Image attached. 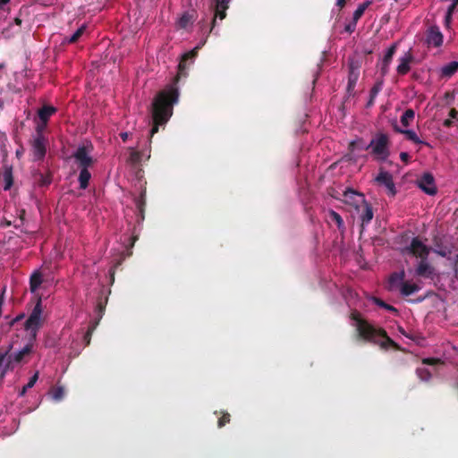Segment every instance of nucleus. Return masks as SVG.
<instances>
[{
	"label": "nucleus",
	"mask_w": 458,
	"mask_h": 458,
	"mask_svg": "<svg viewBox=\"0 0 458 458\" xmlns=\"http://www.w3.org/2000/svg\"><path fill=\"white\" fill-rule=\"evenodd\" d=\"M179 91L174 85H169L155 97L152 107L153 127L150 137L158 131L159 126L165 124L173 114L174 105L178 102Z\"/></svg>",
	"instance_id": "f257e3e1"
},
{
	"label": "nucleus",
	"mask_w": 458,
	"mask_h": 458,
	"mask_svg": "<svg viewBox=\"0 0 458 458\" xmlns=\"http://www.w3.org/2000/svg\"><path fill=\"white\" fill-rule=\"evenodd\" d=\"M350 318L356 322L358 334L363 340L378 344L382 349L397 347L396 343L387 335L385 329L374 327L362 318L358 311L352 312Z\"/></svg>",
	"instance_id": "f03ea898"
},
{
	"label": "nucleus",
	"mask_w": 458,
	"mask_h": 458,
	"mask_svg": "<svg viewBox=\"0 0 458 458\" xmlns=\"http://www.w3.org/2000/svg\"><path fill=\"white\" fill-rule=\"evenodd\" d=\"M389 145L388 136L385 133H378L370 140L366 149H371V154L377 159L386 161L390 155Z\"/></svg>",
	"instance_id": "7ed1b4c3"
},
{
	"label": "nucleus",
	"mask_w": 458,
	"mask_h": 458,
	"mask_svg": "<svg viewBox=\"0 0 458 458\" xmlns=\"http://www.w3.org/2000/svg\"><path fill=\"white\" fill-rule=\"evenodd\" d=\"M42 315V301L38 298L31 313L24 323V327L30 332V339L36 341L38 332L43 325Z\"/></svg>",
	"instance_id": "20e7f679"
},
{
	"label": "nucleus",
	"mask_w": 458,
	"mask_h": 458,
	"mask_svg": "<svg viewBox=\"0 0 458 458\" xmlns=\"http://www.w3.org/2000/svg\"><path fill=\"white\" fill-rule=\"evenodd\" d=\"M93 151V145L91 143L81 145L72 154L75 164L79 169L90 168L95 164L96 160L91 156Z\"/></svg>",
	"instance_id": "39448f33"
},
{
	"label": "nucleus",
	"mask_w": 458,
	"mask_h": 458,
	"mask_svg": "<svg viewBox=\"0 0 458 458\" xmlns=\"http://www.w3.org/2000/svg\"><path fill=\"white\" fill-rule=\"evenodd\" d=\"M430 250L431 248L425 245L419 237H414L410 245L402 250V253L423 259L428 258Z\"/></svg>",
	"instance_id": "423d86ee"
},
{
	"label": "nucleus",
	"mask_w": 458,
	"mask_h": 458,
	"mask_svg": "<svg viewBox=\"0 0 458 458\" xmlns=\"http://www.w3.org/2000/svg\"><path fill=\"white\" fill-rule=\"evenodd\" d=\"M216 4L211 6V10L214 13L212 21H211V26L209 30H206V22L204 20L199 21V26L202 34H207L208 36L212 30H214L216 22V19L219 18L220 20H223L226 17V10L228 9V3L229 2H215Z\"/></svg>",
	"instance_id": "0eeeda50"
},
{
	"label": "nucleus",
	"mask_w": 458,
	"mask_h": 458,
	"mask_svg": "<svg viewBox=\"0 0 458 458\" xmlns=\"http://www.w3.org/2000/svg\"><path fill=\"white\" fill-rule=\"evenodd\" d=\"M344 199L343 201L355 208L357 212H360V206L362 204H365L366 199L363 193L359 192L352 188H347L344 193Z\"/></svg>",
	"instance_id": "6e6552de"
},
{
	"label": "nucleus",
	"mask_w": 458,
	"mask_h": 458,
	"mask_svg": "<svg viewBox=\"0 0 458 458\" xmlns=\"http://www.w3.org/2000/svg\"><path fill=\"white\" fill-rule=\"evenodd\" d=\"M349 67V73H348V83H347V93L349 96H353L355 94L354 89L356 86V83L360 77V65L359 62H356L354 60L349 61L348 64Z\"/></svg>",
	"instance_id": "1a4fd4ad"
},
{
	"label": "nucleus",
	"mask_w": 458,
	"mask_h": 458,
	"mask_svg": "<svg viewBox=\"0 0 458 458\" xmlns=\"http://www.w3.org/2000/svg\"><path fill=\"white\" fill-rule=\"evenodd\" d=\"M417 184L418 187L428 195L433 196L437 192L434 176L430 173H424L417 180Z\"/></svg>",
	"instance_id": "9d476101"
},
{
	"label": "nucleus",
	"mask_w": 458,
	"mask_h": 458,
	"mask_svg": "<svg viewBox=\"0 0 458 458\" xmlns=\"http://www.w3.org/2000/svg\"><path fill=\"white\" fill-rule=\"evenodd\" d=\"M444 36L437 25L430 26L426 31V43L428 47H439L442 46Z\"/></svg>",
	"instance_id": "9b49d317"
},
{
	"label": "nucleus",
	"mask_w": 458,
	"mask_h": 458,
	"mask_svg": "<svg viewBox=\"0 0 458 458\" xmlns=\"http://www.w3.org/2000/svg\"><path fill=\"white\" fill-rule=\"evenodd\" d=\"M34 342L35 341H31V339H30L29 343L21 351L14 353L13 355L8 354V360H7L6 364L4 365V370L2 372V376L4 375V373L6 372L7 369L9 368V366L12 362H16V363L21 362L26 355L30 354L32 352Z\"/></svg>",
	"instance_id": "f8f14e48"
},
{
	"label": "nucleus",
	"mask_w": 458,
	"mask_h": 458,
	"mask_svg": "<svg viewBox=\"0 0 458 458\" xmlns=\"http://www.w3.org/2000/svg\"><path fill=\"white\" fill-rule=\"evenodd\" d=\"M375 181L379 185H384L387 190L388 193L391 196H394L396 194L395 185L393 180V176L387 171L384 169H380L377 176L375 178Z\"/></svg>",
	"instance_id": "ddd939ff"
},
{
	"label": "nucleus",
	"mask_w": 458,
	"mask_h": 458,
	"mask_svg": "<svg viewBox=\"0 0 458 458\" xmlns=\"http://www.w3.org/2000/svg\"><path fill=\"white\" fill-rule=\"evenodd\" d=\"M47 140L44 136H36L32 141V152L36 160H42L47 153Z\"/></svg>",
	"instance_id": "4468645a"
},
{
	"label": "nucleus",
	"mask_w": 458,
	"mask_h": 458,
	"mask_svg": "<svg viewBox=\"0 0 458 458\" xmlns=\"http://www.w3.org/2000/svg\"><path fill=\"white\" fill-rule=\"evenodd\" d=\"M399 64L397 65L396 72L399 75L403 76L411 71V64L414 61V56L411 50L410 49L399 59Z\"/></svg>",
	"instance_id": "2eb2a0df"
},
{
	"label": "nucleus",
	"mask_w": 458,
	"mask_h": 458,
	"mask_svg": "<svg viewBox=\"0 0 458 458\" xmlns=\"http://www.w3.org/2000/svg\"><path fill=\"white\" fill-rule=\"evenodd\" d=\"M397 49V43L392 44L386 50L380 64L381 76H386L389 72V66Z\"/></svg>",
	"instance_id": "dca6fc26"
},
{
	"label": "nucleus",
	"mask_w": 458,
	"mask_h": 458,
	"mask_svg": "<svg viewBox=\"0 0 458 458\" xmlns=\"http://www.w3.org/2000/svg\"><path fill=\"white\" fill-rule=\"evenodd\" d=\"M197 19V11L194 9L188 10L181 15L176 24L180 29H187L189 26L192 25Z\"/></svg>",
	"instance_id": "f3484780"
},
{
	"label": "nucleus",
	"mask_w": 458,
	"mask_h": 458,
	"mask_svg": "<svg viewBox=\"0 0 458 458\" xmlns=\"http://www.w3.org/2000/svg\"><path fill=\"white\" fill-rule=\"evenodd\" d=\"M434 268L428 262V259H423L420 260L415 273L418 276L428 278L431 277Z\"/></svg>",
	"instance_id": "a211bd4d"
},
{
	"label": "nucleus",
	"mask_w": 458,
	"mask_h": 458,
	"mask_svg": "<svg viewBox=\"0 0 458 458\" xmlns=\"http://www.w3.org/2000/svg\"><path fill=\"white\" fill-rule=\"evenodd\" d=\"M358 213L360 214L362 226L369 224L374 216L372 207L367 201L360 206V210Z\"/></svg>",
	"instance_id": "6ab92c4d"
},
{
	"label": "nucleus",
	"mask_w": 458,
	"mask_h": 458,
	"mask_svg": "<svg viewBox=\"0 0 458 458\" xmlns=\"http://www.w3.org/2000/svg\"><path fill=\"white\" fill-rule=\"evenodd\" d=\"M394 129L396 132L404 134L407 140L412 141L415 144H423L426 146H429L428 143L420 140V138L418 137L417 133L414 131L401 129L398 125H394Z\"/></svg>",
	"instance_id": "aec40b11"
},
{
	"label": "nucleus",
	"mask_w": 458,
	"mask_h": 458,
	"mask_svg": "<svg viewBox=\"0 0 458 458\" xmlns=\"http://www.w3.org/2000/svg\"><path fill=\"white\" fill-rule=\"evenodd\" d=\"M458 72V61H453L441 68L440 75L443 78H450Z\"/></svg>",
	"instance_id": "412c9836"
},
{
	"label": "nucleus",
	"mask_w": 458,
	"mask_h": 458,
	"mask_svg": "<svg viewBox=\"0 0 458 458\" xmlns=\"http://www.w3.org/2000/svg\"><path fill=\"white\" fill-rule=\"evenodd\" d=\"M56 112V109L51 106H43L38 112V115L45 125L47 124L49 117Z\"/></svg>",
	"instance_id": "4be33fe9"
},
{
	"label": "nucleus",
	"mask_w": 458,
	"mask_h": 458,
	"mask_svg": "<svg viewBox=\"0 0 458 458\" xmlns=\"http://www.w3.org/2000/svg\"><path fill=\"white\" fill-rule=\"evenodd\" d=\"M43 283L42 273L38 270L32 273L30 278V289L32 293H35Z\"/></svg>",
	"instance_id": "5701e85b"
},
{
	"label": "nucleus",
	"mask_w": 458,
	"mask_h": 458,
	"mask_svg": "<svg viewBox=\"0 0 458 458\" xmlns=\"http://www.w3.org/2000/svg\"><path fill=\"white\" fill-rule=\"evenodd\" d=\"M419 290L420 287L418 284L407 281L403 282L400 287V292L403 296H410Z\"/></svg>",
	"instance_id": "b1692460"
},
{
	"label": "nucleus",
	"mask_w": 458,
	"mask_h": 458,
	"mask_svg": "<svg viewBox=\"0 0 458 458\" xmlns=\"http://www.w3.org/2000/svg\"><path fill=\"white\" fill-rule=\"evenodd\" d=\"M90 178H91V174L89 173V168L80 169V174L78 177V181L80 183V188L81 190H85L88 188Z\"/></svg>",
	"instance_id": "393cba45"
},
{
	"label": "nucleus",
	"mask_w": 458,
	"mask_h": 458,
	"mask_svg": "<svg viewBox=\"0 0 458 458\" xmlns=\"http://www.w3.org/2000/svg\"><path fill=\"white\" fill-rule=\"evenodd\" d=\"M87 26L82 24L71 37L65 38L64 42L68 44L76 43L80 38L85 33Z\"/></svg>",
	"instance_id": "a878e982"
},
{
	"label": "nucleus",
	"mask_w": 458,
	"mask_h": 458,
	"mask_svg": "<svg viewBox=\"0 0 458 458\" xmlns=\"http://www.w3.org/2000/svg\"><path fill=\"white\" fill-rule=\"evenodd\" d=\"M415 117V112L409 108L404 111L401 116V123L403 127H408Z\"/></svg>",
	"instance_id": "bb28decb"
},
{
	"label": "nucleus",
	"mask_w": 458,
	"mask_h": 458,
	"mask_svg": "<svg viewBox=\"0 0 458 458\" xmlns=\"http://www.w3.org/2000/svg\"><path fill=\"white\" fill-rule=\"evenodd\" d=\"M205 36V38L203 39V41H201L198 46H196L192 50H191L190 52L188 53H185L182 56H183V59H186V60H189V59H192V58H195L198 55V52L199 50L202 47V46L205 45L206 41H207V38L208 36H207V34H203Z\"/></svg>",
	"instance_id": "cd10ccee"
},
{
	"label": "nucleus",
	"mask_w": 458,
	"mask_h": 458,
	"mask_svg": "<svg viewBox=\"0 0 458 458\" xmlns=\"http://www.w3.org/2000/svg\"><path fill=\"white\" fill-rule=\"evenodd\" d=\"M381 88H382V83L381 82L376 83L371 88V89L369 91V101L367 103V107H369V106H373L375 98H376L377 95L378 94V92L381 90Z\"/></svg>",
	"instance_id": "c85d7f7f"
},
{
	"label": "nucleus",
	"mask_w": 458,
	"mask_h": 458,
	"mask_svg": "<svg viewBox=\"0 0 458 458\" xmlns=\"http://www.w3.org/2000/svg\"><path fill=\"white\" fill-rule=\"evenodd\" d=\"M328 215H329V217L331 218V220L336 224L337 228L339 230L344 229V222L342 216L337 212L330 209L328 211Z\"/></svg>",
	"instance_id": "c756f323"
},
{
	"label": "nucleus",
	"mask_w": 458,
	"mask_h": 458,
	"mask_svg": "<svg viewBox=\"0 0 458 458\" xmlns=\"http://www.w3.org/2000/svg\"><path fill=\"white\" fill-rule=\"evenodd\" d=\"M370 4H371V2H363L361 4H360L358 6V8L356 9V11L353 13L352 21H353L357 23Z\"/></svg>",
	"instance_id": "7c9ffc66"
},
{
	"label": "nucleus",
	"mask_w": 458,
	"mask_h": 458,
	"mask_svg": "<svg viewBox=\"0 0 458 458\" xmlns=\"http://www.w3.org/2000/svg\"><path fill=\"white\" fill-rule=\"evenodd\" d=\"M135 204L140 214L141 219H144V208L146 205L145 192H141L140 195L135 199Z\"/></svg>",
	"instance_id": "2f4dec72"
},
{
	"label": "nucleus",
	"mask_w": 458,
	"mask_h": 458,
	"mask_svg": "<svg viewBox=\"0 0 458 458\" xmlns=\"http://www.w3.org/2000/svg\"><path fill=\"white\" fill-rule=\"evenodd\" d=\"M404 271H402V272H394L393 273L391 276H390V278H389V284L394 286L397 284H400V285L402 284L404 279Z\"/></svg>",
	"instance_id": "473e14b6"
},
{
	"label": "nucleus",
	"mask_w": 458,
	"mask_h": 458,
	"mask_svg": "<svg viewBox=\"0 0 458 458\" xmlns=\"http://www.w3.org/2000/svg\"><path fill=\"white\" fill-rule=\"evenodd\" d=\"M38 378V373L36 372L29 380V382L21 388V390L19 392V396H23L26 392L28 391V389L31 388L34 386V385L36 384L37 380Z\"/></svg>",
	"instance_id": "72a5a7b5"
},
{
	"label": "nucleus",
	"mask_w": 458,
	"mask_h": 458,
	"mask_svg": "<svg viewBox=\"0 0 458 458\" xmlns=\"http://www.w3.org/2000/svg\"><path fill=\"white\" fill-rule=\"evenodd\" d=\"M416 373L419 378L422 381L428 382L431 378V373L426 368H418Z\"/></svg>",
	"instance_id": "f704fd0d"
},
{
	"label": "nucleus",
	"mask_w": 458,
	"mask_h": 458,
	"mask_svg": "<svg viewBox=\"0 0 458 458\" xmlns=\"http://www.w3.org/2000/svg\"><path fill=\"white\" fill-rule=\"evenodd\" d=\"M4 181L5 182V185H4V190H9L13 183V174H12V171L11 170H6L4 174Z\"/></svg>",
	"instance_id": "c9c22d12"
},
{
	"label": "nucleus",
	"mask_w": 458,
	"mask_h": 458,
	"mask_svg": "<svg viewBox=\"0 0 458 458\" xmlns=\"http://www.w3.org/2000/svg\"><path fill=\"white\" fill-rule=\"evenodd\" d=\"M435 253L441 257H446L449 251L442 244L436 242L434 249H431Z\"/></svg>",
	"instance_id": "e433bc0d"
},
{
	"label": "nucleus",
	"mask_w": 458,
	"mask_h": 458,
	"mask_svg": "<svg viewBox=\"0 0 458 458\" xmlns=\"http://www.w3.org/2000/svg\"><path fill=\"white\" fill-rule=\"evenodd\" d=\"M374 302L379 306V307H382L387 310H390V311H396V309L394 307H393L392 305H389L387 303H386L384 301H382L381 299L379 298H374Z\"/></svg>",
	"instance_id": "4c0bfd02"
},
{
	"label": "nucleus",
	"mask_w": 458,
	"mask_h": 458,
	"mask_svg": "<svg viewBox=\"0 0 458 458\" xmlns=\"http://www.w3.org/2000/svg\"><path fill=\"white\" fill-rule=\"evenodd\" d=\"M230 414L228 412H223L222 416L218 419L217 426L218 428H223L227 423L230 422Z\"/></svg>",
	"instance_id": "58836bf2"
},
{
	"label": "nucleus",
	"mask_w": 458,
	"mask_h": 458,
	"mask_svg": "<svg viewBox=\"0 0 458 458\" xmlns=\"http://www.w3.org/2000/svg\"><path fill=\"white\" fill-rule=\"evenodd\" d=\"M64 391L63 387H57L55 389V391L53 393V398L56 401H60L64 397Z\"/></svg>",
	"instance_id": "ea45409f"
},
{
	"label": "nucleus",
	"mask_w": 458,
	"mask_h": 458,
	"mask_svg": "<svg viewBox=\"0 0 458 458\" xmlns=\"http://www.w3.org/2000/svg\"><path fill=\"white\" fill-rule=\"evenodd\" d=\"M94 329H95V326L89 327L84 335V340H85L87 345H89L90 343L91 335H92Z\"/></svg>",
	"instance_id": "a19ab883"
},
{
	"label": "nucleus",
	"mask_w": 458,
	"mask_h": 458,
	"mask_svg": "<svg viewBox=\"0 0 458 458\" xmlns=\"http://www.w3.org/2000/svg\"><path fill=\"white\" fill-rule=\"evenodd\" d=\"M357 23L353 21H351L345 25L344 30L348 33H352L356 29Z\"/></svg>",
	"instance_id": "79ce46f5"
},
{
	"label": "nucleus",
	"mask_w": 458,
	"mask_h": 458,
	"mask_svg": "<svg viewBox=\"0 0 458 458\" xmlns=\"http://www.w3.org/2000/svg\"><path fill=\"white\" fill-rule=\"evenodd\" d=\"M11 348H12V346H10L9 349L5 352L0 354V369L4 366V362L5 363L7 362L8 353H9Z\"/></svg>",
	"instance_id": "37998d69"
},
{
	"label": "nucleus",
	"mask_w": 458,
	"mask_h": 458,
	"mask_svg": "<svg viewBox=\"0 0 458 458\" xmlns=\"http://www.w3.org/2000/svg\"><path fill=\"white\" fill-rule=\"evenodd\" d=\"M46 127H47V125H45V123H42V122H41L40 124H38V126L36 128L37 136H44L43 135V131L45 130Z\"/></svg>",
	"instance_id": "c03bdc74"
},
{
	"label": "nucleus",
	"mask_w": 458,
	"mask_h": 458,
	"mask_svg": "<svg viewBox=\"0 0 458 458\" xmlns=\"http://www.w3.org/2000/svg\"><path fill=\"white\" fill-rule=\"evenodd\" d=\"M107 301V298L105 299V301H102V300H99L98 301V305H97V308H98V310L101 313L104 311L105 308H106V303Z\"/></svg>",
	"instance_id": "a18cd8bd"
},
{
	"label": "nucleus",
	"mask_w": 458,
	"mask_h": 458,
	"mask_svg": "<svg viewBox=\"0 0 458 458\" xmlns=\"http://www.w3.org/2000/svg\"><path fill=\"white\" fill-rule=\"evenodd\" d=\"M439 361L440 360L438 359H434V358H428V359L423 360V363L428 364V365H435V364L438 363Z\"/></svg>",
	"instance_id": "49530a36"
},
{
	"label": "nucleus",
	"mask_w": 458,
	"mask_h": 458,
	"mask_svg": "<svg viewBox=\"0 0 458 458\" xmlns=\"http://www.w3.org/2000/svg\"><path fill=\"white\" fill-rule=\"evenodd\" d=\"M50 182H51L50 177L41 175L40 185H42V186L48 185V184H50Z\"/></svg>",
	"instance_id": "de8ad7c7"
},
{
	"label": "nucleus",
	"mask_w": 458,
	"mask_h": 458,
	"mask_svg": "<svg viewBox=\"0 0 458 458\" xmlns=\"http://www.w3.org/2000/svg\"><path fill=\"white\" fill-rule=\"evenodd\" d=\"M186 59H183V56L182 57V60L178 65V69H179V73H182L183 70L186 69Z\"/></svg>",
	"instance_id": "09e8293b"
},
{
	"label": "nucleus",
	"mask_w": 458,
	"mask_h": 458,
	"mask_svg": "<svg viewBox=\"0 0 458 458\" xmlns=\"http://www.w3.org/2000/svg\"><path fill=\"white\" fill-rule=\"evenodd\" d=\"M400 158L402 161L407 163L410 159V155L407 152H401Z\"/></svg>",
	"instance_id": "8fccbe9b"
},
{
	"label": "nucleus",
	"mask_w": 458,
	"mask_h": 458,
	"mask_svg": "<svg viewBox=\"0 0 458 458\" xmlns=\"http://www.w3.org/2000/svg\"><path fill=\"white\" fill-rule=\"evenodd\" d=\"M458 2H453V4L448 7L446 13L453 14Z\"/></svg>",
	"instance_id": "3c124183"
},
{
	"label": "nucleus",
	"mask_w": 458,
	"mask_h": 458,
	"mask_svg": "<svg viewBox=\"0 0 458 458\" xmlns=\"http://www.w3.org/2000/svg\"><path fill=\"white\" fill-rule=\"evenodd\" d=\"M449 116L453 119L458 118V111L455 108H452L449 112Z\"/></svg>",
	"instance_id": "603ef678"
},
{
	"label": "nucleus",
	"mask_w": 458,
	"mask_h": 458,
	"mask_svg": "<svg viewBox=\"0 0 458 458\" xmlns=\"http://www.w3.org/2000/svg\"><path fill=\"white\" fill-rule=\"evenodd\" d=\"M452 19V14L445 13V26H448Z\"/></svg>",
	"instance_id": "864d4df0"
},
{
	"label": "nucleus",
	"mask_w": 458,
	"mask_h": 458,
	"mask_svg": "<svg viewBox=\"0 0 458 458\" xmlns=\"http://www.w3.org/2000/svg\"><path fill=\"white\" fill-rule=\"evenodd\" d=\"M120 137L123 142H125L129 138V132H122L120 133Z\"/></svg>",
	"instance_id": "5fc2aeb1"
},
{
	"label": "nucleus",
	"mask_w": 458,
	"mask_h": 458,
	"mask_svg": "<svg viewBox=\"0 0 458 458\" xmlns=\"http://www.w3.org/2000/svg\"><path fill=\"white\" fill-rule=\"evenodd\" d=\"M452 124H453V122H452L450 119H446V120L444 122V125H445V127H450Z\"/></svg>",
	"instance_id": "6e6d98bb"
},
{
	"label": "nucleus",
	"mask_w": 458,
	"mask_h": 458,
	"mask_svg": "<svg viewBox=\"0 0 458 458\" xmlns=\"http://www.w3.org/2000/svg\"><path fill=\"white\" fill-rule=\"evenodd\" d=\"M138 158H139V153L138 152L131 153V159L132 160L136 161Z\"/></svg>",
	"instance_id": "4d7b16f0"
},
{
	"label": "nucleus",
	"mask_w": 458,
	"mask_h": 458,
	"mask_svg": "<svg viewBox=\"0 0 458 458\" xmlns=\"http://www.w3.org/2000/svg\"><path fill=\"white\" fill-rule=\"evenodd\" d=\"M346 2H342V1H339L337 2V5L340 7V8H343L344 5H345Z\"/></svg>",
	"instance_id": "13d9d810"
},
{
	"label": "nucleus",
	"mask_w": 458,
	"mask_h": 458,
	"mask_svg": "<svg viewBox=\"0 0 458 458\" xmlns=\"http://www.w3.org/2000/svg\"><path fill=\"white\" fill-rule=\"evenodd\" d=\"M24 318V314H21V315H19L18 317H16V318L14 319V321H18V320H20V319H21V318Z\"/></svg>",
	"instance_id": "bf43d9fd"
},
{
	"label": "nucleus",
	"mask_w": 458,
	"mask_h": 458,
	"mask_svg": "<svg viewBox=\"0 0 458 458\" xmlns=\"http://www.w3.org/2000/svg\"><path fill=\"white\" fill-rule=\"evenodd\" d=\"M354 144H355V142H354V141H352V142L350 143V145H349V148L352 150V149H353V147H354Z\"/></svg>",
	"instance_id": "052dcab7"
},
{
	"label": "nucleus",
	"mask_w": 458,
	"mask_h": 458,
	"mask_svg": "<svg viewBox=\"0 0 458 458\" xmlns=\"http://www.w3.org/2000/svg\"><path fill=\"white\" fill-rule=\"evenodd\" d=\"M15 22H16L17 24H21V19L16 18V19H15Z\"/></svg>",
	"instance_id": "680f3d73"
},
{
	"label": "nucleus",
	"mask_w": 458,
	"mask_h": 458,
	"mask_svg": "<svg viewBox=\"0 0 458 458\" xmlns=\"http://www.w3.org/2000/svg\"><path fill=\"white\" fill-rule=\"evenodd\" d=\"M6 3H7V2H5V1L0 2V7H2V6H3V4H6Z\"/></svg>",
	"instance_id": "e2e57ef3"
}]
</instances>
